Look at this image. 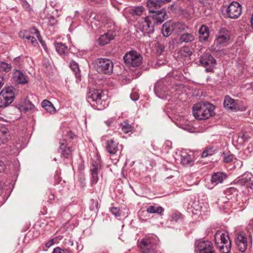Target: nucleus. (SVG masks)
Instances as JSON below:
<instances>
[{
  "label": "nucleus",
  "instance_id": "obj_31",
  "mask_svg": "<svg viewBox=\"0 0 253 253\" xmlns=\"http://www.w3.org/2000/svg\"><path fill=\"white\" fill-rule=\"evenodd\" d=\"M166 45L164 42H158L156 44V53L158 55H161L165 51Z\"/></svg>",
  "mask_w": 253,
  "mask_h": 253
},
{
  "label": "nucleus",
  "instance_id": "obj_28",
  "mask_svg": "<svg viewBox=\"0 0 253 253\" xmlns=\"http://www.w3.org/2000/svg\"><path fill=\"white\" fill-rule=\"evenodd\" d=\"M164 211L161 206H150L146 209V211L150 213H158L161 214Z\"/></svg>",
  "mask_w": 253,
  "mask_h": 253
},
{
  "label": "nucleus",
  "instance_id": "obj_32",
  "mask_svg": "<svg viewBox=\"0 0 253 253\" xmlns=\"http://www.w3.org/2000/svg\"><path fill=\"white\" fill-rule=\"evenodd\" d=\"M29 34H35L36 35L37 38H38V40L40 42L42 43L43 47L44 48V43L42 41V37L40 35L39 31L35 27H32L30 29L29 31H28Z\"/></svg>",
  "mask_w": 253,
  "mask_h": 253
},
{
  "label": "nucleus",
  "instance_id": "obj_19",
  "mask_svg": "<svg viewBox=\"0 0 253 253\" xmlns=\"http://www.w3.org/2000/svg\"><path fill=\"white\" fill-rule=\"evenodd\" d=\"M12 78L14 81L18 84H25L28 83L27 76L20 70H14Z\"/></svg>",
  "mask_w": 253,
  "mask_h": 253
},
{
  "label": "nucleus",
  "instance_id": "obj_60",
  "mask_svg": "<svg viewBox=\"0 0 253 253\" xmlns=\"http://www.w3.org/2000/svg\"><path fill=\"white\" fill-rule=\"evenodd\" d=\"M70 242L71 243L72 245H73V242H72H72H71V241H70Z\"/></svg>",
  "mask_w": 253,
  "mask_h": 253
},
{
  "label": "nucleus",
  "instance_id": "obj_7",
  "mask_svg": "<svg viewBox=\"0 0 253 253\" xmlns=\"http://www.w3.org/2000/svg\"><path fill=\"white\" fill-rule=\"evenodd\" d=\"M13 87H5L0 92V107H5L11 104L14 99Z\"/></svg>",
  "mask_w": 253,
  "mask_h": 253
},
{
  "label": "nucleus",
  "instance_id": "obj_48",
  "mask_svg": "<svg viewBox=\"0 0 253 253\" xmlns=\"http://www.w3.org/2000/svg\"><path fill=\"white\" fill-rule=\"evenodd\" d=\"M5 169V166L4 165V163L0 161V172H1L2 171H4Z\"/></svg>",
  "mask_w": 253,
  "mask_h": 253
},
{
  "label": "nucleus",
  "instance_id": "obj_8",
  "mask_svg": "<svg viewBox=\"0 0 253 253\" xmlns=\"http://www.w3.org/2000/svg\"><path fill=\"white\" fill-rule=\"evenodd\" d=\"M124 60L126 64L129 66L138 67L142 60V57L140 53L135 51H130L124 56Z\"/></svg>",
  "mask_w": 253,
  "mask_h": 253
},
{
  "label": "nucleus",
  "instance_id": "obj_5",
  "mask_svg": "<svg viewBox=\"0 0 253 253\" xmlns=\"http://www.w3.org/2000/svg\"><path fill=\"white\" fill-rule=\"evenodd\" d=\"M165 17H145L142 21L141 30L145 33H151L154 31V27L162 23Z\"/></svg>",
  "mask_w": 253,
  "mask_h": 253
},
{
  "label": "nucleus",
  "instance_id": "obj_14",
  "mask_svg": "<svg viewBox=\"0 0 253 253\" xmlns=\"http://www.w3.org/2000/svg\"><path fill=\"white\" fill-rule=\"evenodd\" d=\"M235 243L237 248L240 252H245L248 246L247 239L246 234L243 232L237 233L235 237Z\"/></svg>",
  "mask_w": 253,
  "mask_h": 253
},
{
  "label": "nucleus",
  "instance_id": "obj_51",
  "mask_svg": "<svg viewBox=\"0 0 253 253\" xmlns=\"http://www.w3.org/2000/svg\"><path fill=\"white\" fill-rule=\"evenodd\" d=\"M160 89V83H157L154 86V90L155 92L159 91Z\"/></svg>",
  "mask_w": 253,
  "mask_h": 253
},
{
  "label": "nucleus",
  "instance_id": "obj_54",
  "mask_svg": "<svg viewBox=\"0 0 253 253\" xmlns=\"http://www.w3.org/2000/svg\"><path fill=\"white\" fill-rule=\"evenodd\" d=\"M177 26H180L181 27V28L182 29H184L185 27V25H184L183 23H178L177 24Z\"/></svg>",
  "mask_w": 253,
  "mask_h": 253
},
{
  "label": "nucleus",
  "instance_id": "obj_3",
  "mask_svg": "<svg viewBox=\"0 0 253 253\" xmlns=\"http://www.w3.org/2000/svg\"><path fill=\"white\" fill-rule=\"evenodd\" d=\"M215 243L222 253H228L231 249V243L228 233L217 231L214 234Z\"/></svg>",
  "mask_w": 253,
  "mask_h": 253
},
{
  "label": "nucleus",
  "instance_id": "obj_18",
  "mask_svg": "<svg viewBox=\"0 0 253 253\" xmlns=\"http://www.w3.org/2000/svg\"><path fill=\"white\" fill-rule=\"evenodd\" d=\"M237 184L247 188L253 189V175L251 173L245 174L241 179L237 181Z\"/></svg>",
  "mask_w": 253,
  "mask_h": 253
},
{
  "label": "nucleus",
  "instance_id": "obj_47",
  "mask_svg": "<svg viewBox=\"0 0 253 253\" xmlns=\"http://www.w3.org/2000/svg\"><path fill=\"white\" fill-rule=\"evenodd\" d=\"M52 253H62L61 252V248L60 247H56L54 249Z\"/></svg>",
  "mask_w": 253,
  "mask_h": 253
},
{
  "label": "nucleus",
  "instance_id": "obj_13",
  "mask_svg": "<svg viewBox=\"0 0 253 253\" xmlns=\"http://www.w3.org/2000/svg\"><path fill=\"white\" fill-rule=\"evenodd\" d=\"M196 249L199 253H215L212 244L209 241H202L198 242Z\"/></svg>",
  "mask_w": 253,
  "mask_h": 253
},
{
  "label": "nucleus",
  "instance_id": "obj_62",
  "mask_svg": "<svg viewBox=\"0 0 253 253\" xmlns=\"http://www.w3.org/2000/svg\"><path fill=\"white\" fill-rule=\"evenodd\" d=\"M221 201H222V202H223V203H226V201H222V200Z\"/></svg>",
  "mask_w": 253,
  "mask_h": 253
},
{
  "label": "nucleus",
  "instance_id": "obj_39",
  "mask_svg": "<svg viewBox=\"0 0 253 253\" xmlns=\"http://www.w3.org/2000/svg\"><path fill=\"white\" fill-rule=\"evenodd\" d=\"M111 212L115 215L116 217L120 216L121 215L120 212V209L116 207H112L110 210Z\"/></svg>",
  "mask_w": 253,
  "mask_h": 253
},
{
  "label": "nucleus",
  "instance_id": "obj_56",
  "mask_svg": "<svg viewBox=\"0 0 253 253\" xmlns=\"http://www.w3.org/2000/svg\"><path fill=\"white\" fill-rule=\"evenodd\" d=\"M251 23L252 27L253 29V17H252L251 20Z\"/></svg>",
  "mask_w": 253,
  "mask_h": 253
},
{
  "label": "nucleus",
  "instance_id": "obj_46",
  "mask_svg": "<svg viewBox=\"0 0 253 253\" xmlns=\"http://www.w3.org/2000/svg\"><path fill=\"white\" fill-rule=\"evenodd\" d=\"M54 244V242L53 239L49 240L46 244V247L47 248H49L52 245H53Z\"/></svg>",
  "mask_w": 253,
  "mask_h": 253
},
{
  "label": "nucleus",
  "instance_id": "obj_55",
  "mask_svg": "<svg viewBox=\"0 0 253 253\" xmlns=\"http://www.w3.org/2000/svg\"><path fill=\"white\" fill-rule=\"evenodd\" d=\"M49 200H53L54 199V195L53 194H51L49 196Z\"/></svg>",
  "mask_w": 253,
  "mask_h": 253
},
{
  "label": "nucleus",
  "instance_id": "obj_4",
  "mask_svg": "<svg viewBox=\"0 0 253 253\" xmlns=\"http://www.w3.org/2000/svg\"><path fill=\"white\" fill-rule=\"evenodd\" d=\"M230 42V32L225 28H221L216 35V39L213 45V49L218 50L221 47L229 44Z\"/></svg>",
  "mask_w": 253,
  "mask_h": 253
},
{
  "label": "nucleus",
  "instance_id": "obj_20",
  "mask_svg": "<svg viewBox=\"0 0 253 253\" xmlns=\"http://www.w3.org/2000/svg\"><path fill=\"white\" fill-rule=\"evenodd\" d=\"M119 143L113 139L108 140L106 142V148L107 152L110 154H115L118 150Z\"/></svg>",
  "mask_w": 253,
  "mask_h": 253
},
{
  "label": "nucleus",
  "instance_id": "obj_44",
  "mask_svg": "<svg viewBox=\"0 0 253 253\" xmlns=\"http://www.w3.org/2000/svg\"><path fill=\"white\" fill-rule=\"evenodd\" d=\"M70 66H71L72 69L76 73H77V72H78L79 71V68L78 64L76 63H75L74 61L72 62L71 63Z\"/></svg>",
  "mask_w": 253,
  "mask_h": 253
},
{
  "label": "nucleus",
  "instance_id": "obj_17",
  "mask_svg": "<svg viewBox=\"0 0 253 253\" xmlns=\"http://www.w3.org/2000/svg\"><path fill=\"white\" fill-rule=\"evenodd\" d=\"M224 106L228 109L237 111L240 110L239 101L235 100L230 96L226 95L224 100Z\"/></svg>",
  "mask_w": 253,
  "mask_h": 253
},
{
  "label": "nucleus",
  "instance_id": "obj_34",
  "mask_svg": "<svg viewBox=\"0 0 253 253\" xmlns=\"http://www.w3.org/2000/svg\"><path fill=\"white\" fill-rule=\"evenodd\" d=\"M215 152V150L212 147H207L202 153L201 157L202 158H206L208 156L213 155Z\"/></svg>",
  "mask_w": 253,
  "mask_h": 253
},
{
  "label": "nucleus",
  "instance_id": "obj_41",
  "mask_svg": "<svg viewBox=\"0 0 253 253\" xmlns=\"http://www.w3.org/2000/svg\"><path fill=\"white\" fill-rule=\"evenodd\" d=\"M181 214L177 211L173 212L172 214V218L175 221H178L181 218Z\"/></svg>",
  "mask_w": 253,
  "mask_h": 253
},
{
  "label": "nucleus",
  "instance_id": "obj_1",
  "mask_svg": "<svg viewBox=\"0 0 253 253\" xmlns=\"http://www.w3.org/2000/svg\"><path fill=\"white\" fill-rule=\"evenodd\" d=\"M214 106L211 103L199 102L193 107V114L198 120L209 119L212 115Z\"/></svg>",
  "mask_w": 253,
  "mask_h": 253
},
{
  "label": "nucleus",
  "instance_id": "obj_50",
  "mask_svg": "<svg viewBox=\"0 0 253 253\" xmlns=\"http://www.w3.org/2000/svg\"><path fill=\"white\" fill-rule=\"evenodd\" d=\"M48 18H49L48 20H49V22L50 23V24L51 25L54 24L55 20H54V17H49Z\"/></svg>",
  "mask_w": 253,
  "mask_h": 253
},
{
  "label": "nucleus",
  "instance_id": "obj_35",
  "mask_svg": "<svg viewBox=\"0 0 253 253\" xmlns=\"http://www.w3.org/2000/svg\"><path fill=\"white\" fill-rule=\"evenodd\" d=\"M101 168L100 164L96 162H93L90 168L91 173H98L99 169Z\"/></svg>",
  "mask_w": 253,
  "mask_h": 253
},
{
  "label": "nucleus",
  "instance_id": "obj_52",
  "mask_svg": "<svg viewBox=\"0 0 253 253\" xmlns=\"http://www.w3.org/2000/svg\"><path fill=\"white\" fill-rule=\"evenodd\" d=\"M157 2H161L163 3H168L171 1V0H155Z\"/></svg>",
  "mask_w": 253,
  "mask_h": 253
},
{
  "label": "nucleus",
  "instance_id": "obj_37",
  "mask_svg": "<svg viewBox=\"0 0 253 253\" xmlns=\"http://www.w3.org/2000/svg\"><path fill=\"white\" fill-rule=\"evenodd\" d=\"M224 162L226 163H228L232 162L233 160V156L231 154H226L225 153L223 154Z\"/></svg>",
  "mask_w": 253,
  "mask_h": 253
},
{
  "label": "nucleus",
  "instance_id": "obj_33",
  "mask_svg": "<svg viewBox=\"0 0 253 253\" xmlns=\"http://www.w3.org/2000/svg\"><path fill=\"white\" fill-rule=\"evenodd\" d=\"M11 68L12 67L10 64L4 62H0V72H8L11 70Z\"/></svg>",
  "mask_w": 253,
  "mask_h": 253
},
{
  "label": "nucleus",
  "instance_id": "obj_16",
  "mask_svg": "<svg viewBox=\"0 0 253 253\" xmlns=\"http://www.w3.org/2000/svg\"><path fill=\"white\" fill-rule=\"evenodd\" d=\"M116 36L115 30H109L108 32L102 35L98 40V43L100 45L103 46L109 43Z\"/></svg>",
  "mask_w": 253,
  "mask_h": 253
},
{
  "label": "nucleus",
  "instance_id": "obj_22",
  "mask_svg": "<svg viewBox=\"0 0 253 253\" xmlns=\"http://www.w3.org/2000/svg\"><path fill=\"white\" fill-rule=\"evenodd\" d=\"M194 157L186 153H182L181 155V163L182 165L188 167L193 164Z\"/></svg>",
  "mask_w": 253,
  "mask_h": 253
},
{
  "label": "nucleus",
  "instance_id": "obj_11",
  "mask_svg": "<svg viewBox=\"0 0 253 253\" xmlns=\"http://www.w3.org/2000/svg\"><path fill=\"white\" fill-rule=\"evenodd\" d=\"M58 152L60 153L61 158L69 159L72 157V147L67 144L65 139L60 140Z\"/></svg>",
  "mask_w": 253,
  "mask_h": 253
},
{
  "label": "nucleus",
  "instance_id": "obj_26",
  "mask_svg": "<svg viewBox=\"0 0 253 253\" xmlns=\"http://www.w3.org/2000/svg\"><path fill=\"white\" fill-rule=\"evenodd\" d=\"M173 24V23L169 22L163 24L162 32L164 37H168L171 34L173 30V28L172 27Z\"/></svg>",
  "mask_w": 253,
  "mask_h": 253
},
{
  "label": "nucleus",
  "instance_id": "obj_57",
  "mask_svg": "<svg viewBox=\"0 0 253 253\" xmlns=\"http://www.w3.org/2000/svg\"><path fill=\"white\" fill-rule=\"evenodd\" d=\"M222 201V200H218V202H217V204H218V205H219V204H220V203L222 202V201Z\"/></svg>",
  "mask_w": 253,
  "mask_h": 253
},
{
  "label": "nucleus",
  "instance_id": "obj_43",
  "mask_svg": "<svg viewBox=\"0 0 253 253\" xmlns=\"http://www.w3.org/2000/svg\"><path fill=\"white\" fill-rule=\"evenodd\" d=\"M22 5L23 7L26 9L29 13H30L31 11H32V9L31 7L30 4L26 1H24L23 2Z\"/></svg>",
  "mask_w": 253,
  "mask_h": 253
},
{
  "label": "nucleus",
  "instance_id": "obj_9",
  "mask_svg": "<svg viewBox=\"0 0 253 253\" xmlns=\"http://www.w3.org/2000/svg\"><path fill=\"white\" fill-rule=\"evenodd\" d=\"M200 64L206 68L207 72H211L216 63L215 59L210 54H203L200 58Z\"/></svg>",
  "mask_w": 253,
  "mask_h": 253
},
{
  "label": "nucleus",
  "instance_id": "obj_59",
  "mask_svg": "<svg viewBox=\"0 0 253 253\" xmlns=\"http://www.w3.org/2000/svg\"><path fill=\"white\" fill-rule=\"evenodd\" d=\"M231 18H237L238 17H234V16H233V17H230Z\"/></svg>",
  "mask_w": 253,
  "mask_h": 253
},
{
  "label": "nucleus",
  "instance_id": "obj_6",
  "mask_svg": "<svg viewBox=\"0 0 253 253\" xmlns=\"http://www.w3.org/2000/svg\"><path fill=\"white\" fill-rule=\"evenodd\" d=\"M96 71L100 73L110 74L113 72V64L109 59L98 58L95 61Z\"/></svg>",
  "mask_w": 253,
  "mask_h": 253
},
{
  "label": "nucleus",
  "instance_id": "obj_49",
  "mask_svg": "<svg viewBox=\"0 0 253 253\" xmlns=\"http://www.w3.org/2000/svg\"><path fill=\"white\" fill-rule=\"evenodd\" d=\"M4 83V78L2 76H0V89L3 86Z\"/></svg>",
  "mask_w": 253,
  "mask_h": 253
},
{
  "label": "nucleus",
  "instance_id": "obj_64",
  "mask_svg": "<svg viewBox=\"0 0 253 253\" xmlns=\"http://www.w3.org/2000/svg\"><path fill=\"white\" fill-rule=\"evenodd\" d=\"M54 160L56 161V158H55L54 159Z\"/></svg>",
  "mask_w": 253,
  "mask_h": 253
},
{
  "label": "nucleus",
  "instance_id": "obj_40",
  "mask_svg": "<svg viewBox=\"0 0 253 253\" xmlns=\"http://www.w3.org/2000/svg\"><path fill=\"white\" fill-rule=\"evenodd\" d=\"M19 35L20 38L26 39V40H28V37L30 36L29 32L27 30L21 31L19 33Z\"/></svg>",
  "mask_w": 253,
  "mask_h": 253
},
{
  "label": "nucleus",
  "instance_id": "obj_2",
  "mask_svg": "<svg viewBox=\"0 0 253 253\" xmlns=\"http://www.w3.org/2000/svg\"><path fill=\"white\" fill-rule=\"evenodd\" d=\"M106 97L103 92L100 89H90L87 94L88 102L92 101L93 103L92 105L98 110H103L107 106Z\"/></svg>",
  "mask_w": 253,
  "mask_h": 253
},
{
  "label": "nucleus",
  "instance_id": "obj_10",
  "mask_svg": "<svg viewBox=\"0 0 253 253\" xmlns=\"http://www.w3.org/2000/svg\"><path fill=\"white\" fill-rule=\"evenodd\" d=\"M221 11L224 15L225 12L228 16H240L242 6L238 2H233L227 7H223Z\"/></svg>",
  "mask_w": 253,
  "mask_h": 253
},
{
  "label": "nucleus",
  "instance_id": "obj_30",
  "mask_svg": "<svg viewBox=\"0 0 253 253\" xmlns=\"http://www.w3.org/2000/svg\"><path fill=\"white\" fill-rule=\"evenodd\" d=\"M195 37L193 34L191 33H184L180 36V40L182 42H192L194 40Z\"/></svg>",
  "mask_w": 253,
  "mask_h": 253
},
{
  "label": "nucleus",
  "instance_id": "obj_63",
  "mask_svg": "<svg viewBox=\"0 0 253 253\" xmlns=\"http://www.w3.org/2000/svg\"><path fill=\"white\" fill-rule=\"evenodd\" d=\"M221 201H222V202H223V203H226V201H222V200Z\"/></svg>",
  "mask_w": 253,
  "mask_h": 253
},
{
  "label": "nucleus",
  "instance_id": "obj_45",
  "mask_svg": "<svg viewBox=\"0 0 253 253\" xmlns=\"http://www.w3.org/2000/svg\"><path fill=\"white\" fill-rule=\"evenodd\" d=\"M131 99L133 101H136L139 98V96L137 93H131L130 95Z\"/></svg>",
  "mask_w": 253,
  "mask_h": 253
},
{
  "label": "nucleus",
  "instance_id": "obj_15",
  "mask_svg": "<svg viewBox=\"0 0 253 253\" xmlns=\"http://www.w3.org/2000/svg\"><path fill=\"white\" fill-rule=\"evenodd\" d=\"M142 253H156L155 246L149 238L143 239L139 244Z\"/></svg>",
  "mask_w": 253,
  "mask_h": 253
},
{
  "label": "nucleus",
  "instance_id": "obj_53",
  "mask_svg": "<svg viewBox=\"0 0 253 253\" xmlns=\"http://www.w3.org/2000/svg\"><path fill=\"white\" fill-rule=\"evenodd\" d=\"M62 253H70V251L67 249H61Z\"/></svg>",
  "mask_w": 253,
  "mask_h": 253
},
{
  "label": "nucleus",
  "instance_id": "obj_36",
  "mask_svg": "<svg viewBox=\"0 0 253 253\" xmlns=\"http://www.w3.org/2000/svg\"><path fill=\"white\" fill-rule=\"evenodd\" d=\"M122 130L123 131L127 133L132 130V127L130 125H129L126 122H124L121 124Z\"/></svg>",
  "mask_w": 253,
  "mask_h": 253
},
{
  "label": "nucleus",
  "instance_id": "obj_58",
  "mask_svg": "<svg viewBox=\"0 0 253 253\" xmlns=\"http://www.w3.org/2000/svg\"><path fill=\"white\" fill-rule=\"evenodd\" d=\"M106 124L108 126L110 125V122H106Z\"/></svg>",
  "mask_w": 253,
  "mask_h": 253
},
{
  "label": "nucleus",
  "instance_id": "obj_23",
  "mask_svg": "<svg viewBox=\"0 0 253 253\" xmlns=\"http://www.w3.org/2000/svg\"><path fill=\"white\" fill-rule=\"evenodd\" d=\"M199 40L200 42H206L208 40L209 37V32L208 28L202 25L199 30Z\"/></svg>",
  "mask_w": 253,
  "mask_h": 253
},
{
  "label": "nucleus",
  "instance_id": "obj_21",
  "mask_svg": "<svg viewBox=\"0 0 253 253\" xmlns=\"http://www.w3.org/2000/svg\"><path fill=\"white\" fill-rule=\"evenodd\" d=\"M226 178V174L223 172H215L211 175V182L214 185H217L219 183H221Z\"/></svg>",
  "mask_w": 253,
  "mask_h": 253
},
{
  "label": "nucleus",
  "instance_id": "obj_38",
  "mask_svg": "<svg viewBox=\"0 0 253 253\" xmlns=\"http://www.w3.org/2000/svg\"><path fill=\"white\" fill-rule=\"evenodd\" d=\"M91 184H95L98 181V176L97 173H91Z\"/></svg>",
  "mask_w": 253,
  "mask_h": 253
},
{
  "label": "nucleus",
  "instance_id": "obj_25",
  "mask_svg": "<svg viewBox=\"0 0 253 253\" xmlns=\"http://www.w3.org/2000/svg\"><path fill=\"white\" fill-rule=\"evenodd\" d=\"M41 105L45 110L50 114H54L56 111L54 105L50 101L47 100L45 99L43 100L41 103Z\"/></svg>",
  "mask_w": 253,
  "mask_h": 253
},
{
  "label": "nucleus",
  "instance_id": "obj_29",
  "mask_svg": "<svg viewBox=\"0 0 253 253\" xmlns=\"http://www.w3.org/2000/svg\"><path fill=\"white\" fill-rule=\"evenodd\" d=\"M129 11L132 16H141L145 14V9L142 6L131 8Z\"/></svg>",
  "mask_w": 253,
  "mask_h": 253
},
{
  "label": "nucleus",
  "instance_id": "obj_42",
  "mask_svg": "<svg viewBox=\"0 0 253 253\" xmlns=\"http://www.w3.org/2000/svg\"><path fill=\"white\" fill-rule=\"evenodd\" d=\"M28 42H30L32 44H33L34 46H36L38 44V42L36 39L35 38H34L33 36H31L30 35L29 37H28Z\"/></svg>",
  "mask_w": 253,
  "mask_h": 253
},
{
  "label": "nucleus",
  "instance_id": "obj_61",
  "mask_svg": "<svg viewBox=\"0 0 253 253\" xmlns=\"http://www.w3.org/2000/svg\"><path fill=\"white\" fill-rule=\"evenodd\" d=\"M221 201H222V202H223V203H226V201H222V200Z\"/></svg>",
  "mask_w": 253,
  "mask_h": 253
},
{
  "label": "nucleus",
  "instance_id": "obj_24",
  "mask_svg": "<svg viewBox=\"0 0 253 253\" xmlns=\"http://www.w3.org/2000/svg\"><path fill=\"white\" fill-rule=\"evenodd\" d=\"M34 108V105L29 100H24L20 105L19 109L21 112L26 113L31 111Z\"/></svg>",
  "mask_w": 253,
  "mask_h": 253
},
{
  "label": "nucleus",
  "instance_id": "obj_12",
  "mask_svg": "<svg viewBox=\"0 0 253 253\" xmlns=\"http://www.w3.org/2000/svg\"><path fill=\"white\" fill-rule=\"evenodd\" d=\"M158 2L149 0L147 2V6L150 13H154V16H166L167 13L164 9H160V4Z\"/></svg>",
  "mask_w": 253,
  "mask_h": 253
},
{
  "label": "nucleus",
  "instance_id": "obj_27",
  "mask_svg": "<svg viewBox=\"0 0 253 253\" xmlns=\"http://www.w3.org/2000/svg\"><path fill=\"white\" fill-rule=\"evenodd\" d=\"M55 47L56 51L60 55H66L68 53V47L64 44L61 42L56 43H55Z\"/></svg>",
  "mask_w": 253,
  "mask_h": 253
}]
</instances>
